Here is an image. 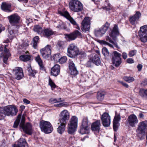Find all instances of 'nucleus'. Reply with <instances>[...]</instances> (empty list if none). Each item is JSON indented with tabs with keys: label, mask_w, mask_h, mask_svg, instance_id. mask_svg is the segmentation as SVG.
Listing matches in <instances>:
<instances>
[{
	"label": "nucleus",
	"mask_w": 147,
	"mask_h": 147,
	"mask_svg": "<svg viewBox=\"0 0 147 147\" xmlns=\"http://www.w3.org/2000/svg\"><path fill=\"white\" fill-rule=\"evenodd\" d=\"M64 15L69 21L70 23L74 26L78 30L80 29V27L76 21L70 16L68 12H65Z\"/></svg>",
	"instance_id": "aec40b11"
},
{
	"label": "nucleus",
	"mask_w": 147,
	"mask_h": 147,
	"mask_svg": "<svg viewBox=\"0 0 147 147\" xmlns=\"http://www.w3.org/2000/svg\"><path fill=\"white\" fill-rule=\"evenodd\" d=\"M102 43L104 45H108L109 46L111 47H113V45H112L109 43L105 41H102Z\"/></svg>",
	"instance_id": "052dcab7"
},
{
	"label": "nucleus",
	"mask_w": 147,
	"mask_h": 147,
	"mask_svg": "<svg viewBox=\"0 0 147 147\" xmlns=\"http://www.w3.org/2000/svg\"><path fill=\"white\" fill-rule=\"evenodd\" d=\"M141 16V14L140 12L139 11L137 12L133 16L130 18V21L131 23L132 24H134L136 21L138 20Z\"/></svg>",
	"instance_id": "a878e982"
},
{
	"label": "nucleus",
	"mask_w": 147,
	"mask_h": 147,
	"mask_svg": "<svg viewBox=\"0 0 147 147\" xmlns=\"http://www.w3.org/2000/svg\"><path fill=\"white\" fill-rule=\"evenodd\" d=\"M119 34V32L118 30V28L117 26L116 25H115L112 30L111 33L109 34V36L111 38L108 36H107L106 37V40L110 42L115 44L116 47L118 48H119L116 43H115L111 39V38L114 40H116L117 39L116 36Z\"/></svg>",
	"instance_id": "7ed1b4c3"
},
{
	"label": "nucleus",
	"mask_w": 147,
	"mask_h": 147,
	"mask_svg": "<svg viewBox=\"0 0 147 147\" xmlns=\"http://www.w3.org/2000/svg\"><path fill=\"white\" fill-rule=\"evenodd\" d=\"M109 26L110 24L108 22H106L100 28L94 31L95 33L96 34L100 35L105 34L109 28Z\"/></svg>",
	"instance_id": "f3484780"
},
{
	"label": "nucleus",
	"mask_w": 147,
	"mask_h": 147,
	"mask_svg": "<svg viewBox=\"0 0 147 147\" xmlns=\"http://www.w3.org/2000/svg\"><path fill=\"white\" fill-rule=\"evenodd\" d=\"M147 129V121L140 122L138 124L136 130V136L141 140L144 139L146 135Z\"/></svg>",
	"instance_id": "f257e3e1"
},
{
	"label": "nucleus",
	"mask_w": 147,
	"mask_h": 147,
	"mask_svg": "<svg viewBox=\"0 0 147 147\" xmlns=\"http://www.w3.org/2000/svg\"><path fill=\"white\" fill-rule=\"evenodd\" d=\"M18 33V31L15 30V31L11 29V28L9 29V30L8 36L9 38L12 39V38L15 36L16 34Z\"/></svg>",
	"instance_id": "2f4dec72"
},
{
	"label": "nucleus",
	"mask_w": 147,
	"mask_h": 147,
	"mask_svg": "<svg viewBox=\"0 0 147 147\" xmlns=\"http://www.w3.org/2000/svg\"><path fill=\"white\" fill-rule=\"evenodd\" d=\"M81 34L79 31L76 30L73 32L69 34H67L66 36L69 40H75L77 36H81Z\"/></svg>",
	"instance_id": "6ab92c4d"
},
{
	"label": "nucleus",
	"mask_w": 147,
	"mask_h": 147,
	"mask_svg": "<svg viewBox=\"0 0 147 147\" xmlns=\"http://www.w3.org/2000/svg\"><path fill=\"white\" fill-rule=\"evenodd\" d=\"M69 105L68 103L66 102H63L57 105H55L54 106L56 107H67Z\"/></svg>",
	"instance_id": "37998d69"
},
{
	"label": "nucleus",
	"mask_w": 147,
	"mask_h": 147,
	"mask_svg": "<svg viewBox=\"0 0 147 147\" xmlns=\"http://www.w3.org/2000/svg\"><path fill=\"white\" fill-rule=\"evenodd\" d=\"M60 69L59 65H55L51 69V74L56 76L59 74Z\"/></svg>",
	"instance_id": "412c9836"
},
{
	"label": "nucleus",
	"mask_w": 147,
	"mask_h": 147,
	"mask_svg": "<svg viewBox=\"0 0 147 147\" xmlns=\"http://www.w3.org/2000/svg\"><path fill=\"white\" fill-rule=\"evenodd\" d=\"M112 61L113 64H120L121 63V58H112Z\"/></svg>",
	"instance_id": "72a5a7b5"
},
{
	"label": "nucleus",
	"mask_w": 147,
	"mask_h": 147,
	"mask_svg": "<svg viewBox=\"0 0 147 147\" xmlns=\"http://www.w3.org/2000/svg\"><path fill=\"white\" fill-rule=\"evenodd\" d=\"M27 70L31 76L33 77L35 76V75L36 73V71L35 70L32 69L31 66L30 65L28 67Z\"/></svg>",
	"instance_id": "c9c22d12"
},
{
	"label": "nucleus",
	"mask_w": 147,
	"mask_h": 147,
	"mask_svg": "<svg viewBox=\"0 0 147 147\" xmlns=\"http://www.w3.org/2000/svg\"><path fill=\"white\" fill-rule=\"evenodd\" d=\"M113 56L112 58H121V54L116 51H115L113 52Z\"/></svg>",
	"instance_id": "09e8293b"
},
{
	"label": "nucleus",
	"mask_w": 147,
	"mask_h": 147,
	"mask_svg": "<svg viewBox=\"0 0 147 147\" xmlns=\"http://www.w3.org/2000/svg\"><path fill=\"white\" fill-rule=\"evenodd\" d=\"M122 57L124 59H126L127 57V54L126 53L123 52L122 53Z\"/></svg>",
	"instance_id": "0e129e2a"
},
{
	"label": "nucleus",
	"mask_w": 147,
	"mask_h": 147,
	"mask_svg": "<svg viewBox=\"0 0 147 147\" xmlns=\"http://www.w3.org/2000/svg\"><path fill=\"white\" fill-rule=\"evenodd\" d=\"M3 47H0V58L3 57L4 55V52L3 51Z\"/></svg>",
	"instance_id": "13d9d810"
},
{
	"label": "nucleus",
	"mask_w": 147,
	"mask_h": 147,
	"mask_svg": "<svg viewBox=\"0 0 147 147\" xmlns=\"http://www.w3.org/2000/svg\"><path fill=\"white\" fill-rule=\"evenodd\" d=\"M79 53L78 48L74 44H70L67 48V55L71 58L75 57Z\"/></svg>",
	"instance_id": "423d86ee"
},
{
	"label": "nucleus",
	"mask_w": 147,
	"mask_h": 147,
	"mask_svg": "<svg viewBox=\"0 0 147 147\" xmlns=\"http://www.w3.org/2000/svg\"><path fill=\"white\" fill-rule=\"evenodd\" d=\"M38 36H36L33 38V46L34 48L36 49L37 46V42L39 39Z\"/></svg>",
	"instance_id": "a19ab883"
},
{
	"label": "nucleus",
	"mask_w": 147,
	"mask_h": 147,
	"mask_svg": "<svg viewBox=\"0 0 147 147\" xmlns=\"http://www.w3.org/2000/svg\"><path fill=\"white\" fill-rule=\"evenodd\" d=\"M68 67L69 72L71 75L75 76L78 74V71L75 65H69Z\"/></svg>",
	"instance_id": "5701e85b"
},
{
	"label": "nucleus",
	"mask_w": 147,
	"mask_h": 147,
	"mask_svg": "<svg viewBox=\"0 0 147 147\" xmlns=\"http://www.w3.org/2000/svg\"><path fill=\"white\" fill-rule=\"evenodd\" d=\"M147 90L144 89H140V95L142 97H144L147 95Z\"/></svg>",
	"instance_id": "49530a36"
},
{
	"label": "nucleus",
	"mask_w": 147,
	"mask_h": 147,
	"mask_svg": "<svg viewBox=\"0 0 147 147\" xmlns=\"http://www.w3.org/2000/svg\"><path fill=\"white\" fill-rule=\"evenodd\" d=\"M105 92L104 91L99 92L97 94V99L99 100H101L104 98Z\"/></svg>",
	"instance_id": "f704fd0d"
},
{
	"label": "nucleus",
	"mask_w": 147,
	"mask_h": 147,
	"mask_svg": "<svg viewBox=\"0 0 147 147\" xmlns=\"http://www.w3.org/2000/svg\"><path fill=\"white\" fill-rule=\"evenodd\" d=\"M89 125L88 124V119L87 118H84L82 120L81 126L83 127H88Z\"/></svg>",
	"instance_id": "ea45409f"
},
{
	"label": "nucleus",
	"mask_w": 147,
	"mask_h": 147,
	"mask_svg": "<svg viewBox=\"0 0 147 147\" xmlns=\"http://www.w3.org/2000/svg\"><path fill=\"white\" fill-rule=\"evenodd\" d=\"M136 53V50H132L129 53V55L130 57H132L135 55Z\"/></svg>",
	"instance_id": "5fc2aeb1"
},
{
	"label": "nucleus",
	"mask_w": 147,
	"mask_h": 147,
	"mask_svg": "<svg viewBox=\"0 0 147 147\" xmlns=\"http://www.w3.org/2000/svg\"><path fill=\"white\" fill-rule=\"evenodd\" d=\"M57 124L58 125V126L57 129V131L59 133L61 134L65 130L66 123L59 122Z\"/></svg>",
	"instance_id": "b1692460"
},
{
	"label": "nucleus",
	"mask_w": 147,
	"mask_h": 147,
	"mask_svg": "<svg viewBox=\"0 0 147 147\" xmlns=\"http://www.w3.org/2000/svg\"><path fill=\"white\" fill-rule=\"evenodd\" d=\"M39 126L41 131L46 134L51 133L53 130L51 124L48 121H41L40 122Z\"/></svg>",
	"instance_id": "20e7f679"
},
{
	"label": "nucleus",
	"mask_w": 147,
	"mask_h": 147,
	"mask_svg": "<svg viewBox=\"0 0 147 147\" xmlns=\"http://www.w3.org/2000/svg\"><path fill=\"white\" fill-rule=\"evenodd\" d=\"M61 55L59 53H57L55 55V56L54 57V59L55 61H57L58 59H60Z\"/></svg>",
	"instance_id": "4d7b16f0"
},
{
	"label": "nucleus",
	"mask_w": 147,
	"mask_h": 147,
	"mask_svg": "<svg viewBox=\"0 0 147 147\" xmlns=\"http://www.w3.org/2000/svg\"><path fill=\"white\" fill-rule=\"evenodd\" d=\"M70 117L69 112L66 110L61 111L59 115V121L62 123H67Z\"/></svg>",
	"instance_id": "1a4fd4ad"
},
{
	"label": "nucleus",
	"mask_w": 147,
	"mask_h": 147,
	"mask_svg": "<svg viewBox=\"0 0 147 147\" xmlns=\"http://www.w3.org/2000/svg\"><path fill=\"white\" fill-rule=\"evenodd\" d=\"M120 82L124 86H125L126 88H127L128 87V85L126 83H124L123 82Z\"/></svg>",
	"instance_id": "774afa93"
},
{
	"label": "nucleus",
	"mask_w": 147,
	"mask_h": 147,
	"mask_svg": "<svg viewBox=\"0 0 147 147\" xmlns=\"http://www.w3.org/2000/svg\"><path fill=\"white\" fill-rule=\"evenodd\" d=\"M51 46L47 45L44 48L40 50V53L43 58L49 59L51 57Z\"/></svg>",
	"instance_id": "f8f14e48"
},
{
	"label": "nucleus",
	"mask_w": 147,
	"mask_h": 147,
	"mask_svg": "<svg viewBox=\"0 0 147 147\" xmlns=\"http://www.w3.org/2000/svg\"><path fill=\"white\" fill-rule=\"evenodd\" d=\"M139 35L141 41L146 42L147 41V26L146 25L141 27L139 32Z\"/></svg>",
	"instance_id": "9d476101"
},
{
	"label": "nucleus",
	"mask_w": 147,
	"mask_h": 147,
	"mask_svg": "<svg viewBox=\"0 0 147 147\" xmlns=\"http://www.w3.org/2000/svg\"><path fill=\"white\" fill-rule=\"evenodd\" d=\"M127 121L129 126L132 127H135L138 122L137 117L134 114H131L129 116Z\"/></svg>",
	"instance_id": "2eb2a0df"
},
{
	"label": "nucleus",
	"mask_w": 147,
	"mask_h": 147,
	"mask_svg": "<svg viewBox=\"0 0 147 147\" xmlns=\"http://www.w3.org/2000/svg\"><path fill=\"white\" fill-rule=\"evenodd\" d=\"M92 56L93 57L91 59V63H93L95 64H99L100 63V61L99 57L96 54H94Z\"/></svg>",
	"instance_id": "cd10ccee"
},
{
	"label": "nucleus",
	"mask_w": 147,
	"mask_h": 147,
	"mask_svg": "<svg viewBox=\"0 0 147 147\" xmlns=\"http://www.w3.org/2000/svg\"><path fill=\"white\" fill-rule=\"evenodd\" d=\"M53 34V31L50 28H47L43 30L42 35L47 37L50 36Z\"/></svg>",
	"instance_id": "bb28decb"
},
{
	"label": "nucleus",
	"mask_w": 147,
	"mask_h": 147,
	"mask_svg": "<svg viewBox=\"0 0 147 147\" xmlns=\"http://www.w3.org/2000/svg\"><path fill=\"white\" fill-rule=\"evenodd\" d=\"M127 61L128 63H134V61L132 58H129L127 60Z\"/></svg>",
	"instance_id": "680f3d73"
},
{
	"label": "nucleus",
	"mask_w": 147,
	"mask_h": 147,
	"mask_svg": "<svg viewBox=\"0 0 147 147\" xmlns=\"http://www.w3.org/2000/svg\"><path fill=\"white\" fill-rule=\"evenodd\" d=\"M119 125V123L118 122L113 121V128L115 131H116Z\"/></svg>",
	"instance_id": "8fccbe9b"
},
{
	"label": "nucleus",
	"mask_w": 147,
	"mask_h": 147,
	"mask_svg": "<svg viewBox=\"0 0 147 147\" xmlns=\"http://www.w3.org/2000/svg\"><path fill=\"white\" fill-rule=\"evenodd\" d=\"M23 102L26 104H29L30 103V101L26 99H24L23 100Z\"/></svg>",
	"instance_id": "69168bd1"
},
{
	"label": "nucleus",
	"mask_w": 147,
	"mask_h": 147,
	"mask_svg": "<svg viewBox=\"0 0 147 147\" xmlns=\"http://www.w3.org/2000/svg\"><path fill=\"white\" fill-rule=\"evenodd\" d=\"M102 53L105 57L108 56L109 54L108 50L105 47H104L102 49Z\"/></svg>",
	"instance_id": "3c124183"
},
{
	"label": "nucleus",
	"mask_w": 147,
	"mask_h": 147,
	"mask_svg": "<svg viewBox=\"0 0 147 147\" xmlns=\"http://www.w3.org/2000/svg\"><path fill=\"white\" fill-rule=\"evenodd\" d=\"M5 29V27L2 24H0V33L2 31L4 30Z\"/></svg>",
	"instance_id": "338daca9"
},
{
	"label": "nucleus",
	"mask_w": 147,
	"mask_h": 147,
	"mask_svg": "<svg viewBox=\"0 0 147 147\" xmlns=\"http://www.w3.org/2000/svg\"><path fill=\"white\" fill-rule=\"evenodd\" d=\"M1 7L2 9L4 11L7 12H11V5L10 4L5 2L2 3Z\"/></svg>",
	"instance_id": "393cba45"
},
{
	"label": "nucleus",
	"mask_w": 147,
	"mask_h": 147,
	"mask_svg": "<svg viewBox=\"0 0 147 147\" xmlns=\"http://www.w3.org/2000/svg\"><path fill=\"white\" fill-rule=\"evenodd\" d=\"M79 132L82 134H88L89 132V127H83L81 126Z\"/></svg>",
	"instance_id": "7c9ffc66"
},
{
	"label": "nucleus",
	"mask_w": 147,
	"mask_h": 147,
	"mask_svg": "<svg viewBox=\"0 0 147 147\" xmlns=\"http://www.w3.org/2000/svg\"><path fill=\"white\" fill-rule=\"evenodd\" d=\"M107 5H105L104 6L102 7V8L104 10L109 11L110 9V4L109 3L108 1H105Z\"/></svg>",
	"instance_id": "79ce46f5"
},
{
	"label": "nucleus",
	"mask_w": 147,
	"mask_h": 147,
	"mask_svg": "<svg viewBox=\"0 0 147 147\" xmlns=\"http://www.w3.org/2000/svg\"><path fill=\"white\" fill-rule=\"evenodd\" d=\"M101 119L103 125L105 127H109L111 123V117L107 113H104L101 116Z\"/></svg>",
	"instance_id": "4468645a"
},
{
	"label": "nucleus",
	"mask_w": 147,
	"mask_h": 147,
	"mask_svg": "<svg viewBox=\"0 0 147 147\" xmlns=\"http://www.w3.org/2000/svg\"><path fill=\"white\" fill-rule=\"evenodd\" d=\"M13 147H28L27 143L24 139L20 138L17 144H15Z\"/></svg>",
	"instance_id": "4be33fe9"
},
{
	"label": "nucleus",
	"mask_w": 147,
	"mask_h": 147,
	"mask_svg": "<svg viewBox=\"0 0 147 147\" xmlns=\"http://www.w3.org/2000/svg\"><path fill=\"white\" fill-rule=\"evenodd\" d=\"M120 119L121 117L120 115L116 112L115 115V116L113 121L119 122L120 121Z\"/></svg>",
	"instance_id": "de8ad7c7"
},
{
	"label": "nucleus",
	"mask_w": 147,
	"mask_h": 147,
	"mask_svg": "<svg viewBox=\"0 0 147 147\" xmlns=\"http://www.w3.org/2000/svg\"><path fill=\"white\" fill-rule=\"evenodd\" d=\"M49 102L51 103H54L56 102H60L61 101L58 100L57 99L54 98H51L49 100Z\"/></svg>",
	"instance_id": "6e6d98bb"
},
{
	"label": "nucleus",
	"mask_w": 147,
	"mask_h": 147,
	"mask_svg": "<svg viewBox=\"0 0 147 147\" xmlns=\"http://www.w3.org/2000/svg\"><path fill=\"white\" fill-rule=\"evenodd\" d=\"M7 18L9 23L13 26L18 23L20 19V17L16 13L12 14L8 16Z\"/></svg>",
	"instance_id": "dca6fc26"
},
{
	"label": "nucleus",
	"mask_w": 147,
	"mask_h": 147,
	"mask_svg": "<svg viewBox=\"0 0 147 147\" xmlns=\"http://www.w3.org/2000/svg\"><path fill=\"white\" fill-rule=\"evenodd\" d=\"M13 74H14L15 78L18 80L22 79L24 77L22 69L19 67L14 68L12 70Z\"/></svg>",
	"instance_id": "ddd939ff"
},
{
	"label": "nucleus",
	"mask_w": 147,
	"mask_h": 147,
	"mask_svg": "<svg viewBox=\"0 0 147 147\" xmlns=\"http://www.w3.org/2000/svg\"><path fill=\"white\" fill-rule=\"evenodd\" d=\"M123 79L125 81L128 83L131 82L135 80L134 78L131 77L125 76L123 77Z\"/></svg>",
	"instance_id": "58836bf2"
},
{
	"label": "nucleus",
	"mask_w": 147,
	"mask_h": 147,
	"mask_svg": "<svg viewBox=\"0 0 147 147\" xmlns=\"http://www.w3.org/2000/svg\"><path fill=\"white\" fill-rule=\"evenodd\" d=\"M49 84L52 88H55L56 87V85L53 82L50 78H49Z\"/></svg>",
	"instance_id": "864d4df0"
},
{
	"label": "nucleus",
	"mask_w": 147,
	"mask_h": 147,
	"mask_svg": "<svg viewBox=\"0 0 147 147\" xmlns=\"http://www.w3.org/2000/svg\"><path fill=\"white\" fill-rule=\"evenodd\" d=\"M21 115H19L14 122L13 127L14 128H16L17 127L19 124L20 123V119L21 118Z\"/></svg>",
	"instance_id": "e433bc0d"
},
{
	"label": "nucleus",
	"mask_w": 147,
	"mask_h": 147,
	"mask_svg": "<svg viewBox=\"0 0 147 147\" xmlns=\"http://www.w3.org/2000/svg\"><path fill=\"white\" fill-rule=\"evenodd\" d=\"M78 122V119L76 116L71 117L67 125V131L69 134H73L76 131L77 127Z\"/></svg>",
	"instance_id": "f03ea898"
},
{
	"label": "nucleus",
	"mask_w": 147,
	"mask_h": 147,
	"mask_svg": "<svg viewBox=\"0 0 147 147\" xmlns=\"http://www.w3.org/2000/svg\"><path fill=\"white\" fill-rule=\"evenodd\" d=\"M25 119L24 117H22L21 122L20 124V126L23 129V131L27 134L29 135H31L32 129V125L29 123H28L25 125L24 124Z\"/></svg>",
	"instance_id": "0eeeda50"
},
{
	"label": "nucleus",
	"mask_w": 147,
	"mask_h": 147,
	"mask_svg": "<svg viewBox=\"0 0 147 147\" xmlns=\"http://www.w3.org/2000/svg\"><path fill=\"white\" fill-rule=\"evenodd\" d=\"M90 18L85 17L81 23V28L82 31L84 32L89 31L90 29Z\"/></svg>",
	"instance_id": "9b49d317"
},
{
	"label": "nucleus",
	"mask_w": 147,
	"mask_h": 147,
	"mask_svg": "<svg viewBox=\"0 0 147 147\" xmlns=\"http://www.w3.org/2000/svg\"><path fill=\"white\" fill-rule=\"evenodd\" d=\"M3 110L5 116L6 115H15L18 112V110L16 106L14 105L6 106L3 108Z\"/></svg>",
	"instance_id": "6e6552de"
},
{
	"label": "nucleus",
	"mask_w": 147,
	"mask_h": 147,
	"mask_svg": "<svg viewBox=\"0 0 147 147\" xmlns=\"http://www.w3.org/2000/svg\"><path fill=\"white\" fill-rule=\"evenodd\" d=\"M67 60L66 57L65 56H63L59 59V62L60 63L63 64Z\"/></svg>",
	"instance_id": "a18cd8bd"
},
{
	"label": "nucleus",
	"mask_w": 147,
	"mask_h": 147,
	"mask_svg": "<svg viewBox=\"0 0 147 147\" xmlns=\"http://www.w3.org/2000/svg\"><path fill=\"white\" fill-rule=\"evenodd\" d=\"M3 110V108H0V120L3 119L5 117Z\"/></svg>",
	"instance_id": "603ef678"
},
{
	"label": "nucleus",
	"mask_w": 147,
	"mask_h": 147,
	"mask_svg": "<svg viewBox=\"0 0 147 147\" xmlns=\"http://www.w3.org/2000/svg\"><path fill=\"white\" fill-rule=\"evenodd\" d=\"M31 22V19L30 18H29L28 17L26 18V23L27 24H28Z\"/></svg>",
	"instance_id": "e2e57ef3"
},
{
	"label": "nucleus",
	"mask_w": 147,
	"mask_h": 147,
	"mask_svg": "<svg viewBox=\"0 0 147 147\" xmlns=\"http://www.w3.org/2000/svg\"><path fill=\"white\" fill-rule=\"evenodd\" d=\"M35 60L38 64H42V61L40 58L39 55H38L35 57Z\"/></svg>",
	"instance_id": "c03bdc74"
},
{
	"label": "nucleus",
	"mask_w": 147,
	"mask_h": 147,
	"mask_svg": "<svg viewBox=\"0 0 147 147\" xmlns=\"http://www.w3.org/2000/svg\"><path fill=\"white\" fill-rule=\"evenodd\" d=\"M101 126L100 121V120H97L95 122L93 123L91 125V129L92 131H94L95 133H98L99 131Z\"/></svg>",
	"instance_id": "a211bd4d"
},
{
	"label": "nucleus",
	"mask_w": 147,
	"mask_h": 147,
	"mask_svg": "<svg viewBox=\"0 0 147 147\" xmlns=\"http://www.w3.org/2000/svg\"><path fill=\"white\" fill-rule=\"evenodd\" d=\"M64 44V42L62 41H59L57 43V46L59 47H61Z\"/></svg>",
	"instance_id": "bf43d9fd"
},
{
	"label": "nucleus",
	"mask_w": 147,
	"mask_h": 147,
	"mask_svg": "<svg viewBox=\"0 0 147 147\" xmlns=\"http://www.w3.org/2000/svg\"><path fill=\"white\" fill-rule=\"evenodd\" d=\"M69 4L70 9L74 12H78L83 9L82 5L78 0H72L70 2Z\"/></svg>",
	"instance_id": "39448f33"
},
{
	"label": "nucleus",
	"mask_w": 147,
	"mask_h": 147,
	"mask_svg": "<svg viewBox=\"0 0 147 147\" xmlns=\"http://www.w3.org/2000/svg\"><path fill=\"white\" fill-rule=\"evenodd\" d=\"M31 56L28 55H21L19 58L22 61L27 62L31 59Z\"/></svg>",
	"instance_id": "c756f323"
},
{
	"label": "nucleus",
	"mask_w": 147,
	"mask_h": 147,
	"mask_svg": "<svg viewBox=\"0 0 147 147\" xmlns=\"http://www.w3.org/2000/svg\"><path fill=\"white\" fill-rule=\"evenodd\" d=\"M34 30L35 32H37L38 34L42 35V28L39 25H37L34 26Z\"/></svg>",
	"instance_id": "473e14b6"
},
{
	"label": "nucleus",
	"mask_w": 147,
	"mask_h": 147,
	"mask_svg": "<svg viewBox=\"0 0 147 147\" xmlns=\"http://www.w3.org/2000/svg\"><path fill=\"white\" fill-rule=\"evenodd\" d=\"M54 25L56 27L60 29L61 28L62 26L63 25V23L61 21L58 20L55 22Z\"/></svg>",
	"instance_id": "4c0bfd02"
},
{
	"label": "nucleus",
	"mask_w": 147,
	"mask_h": 147,
	"mask_svg": "<svg viewBox=\"0 0 147 147\" xmlns=\"http://www.w3.org/2000/svg\"><path fill=\"white\" fill-rule=\"evenodd\" d=\"M6 45L5 46L4 53V55L3 59V62L4 63H6V61H7L8 57L10 56V54L9 52V50L6 48Z\"/></svg>",
	"instance_id": "c85d7f7f"
}]
</instances>
